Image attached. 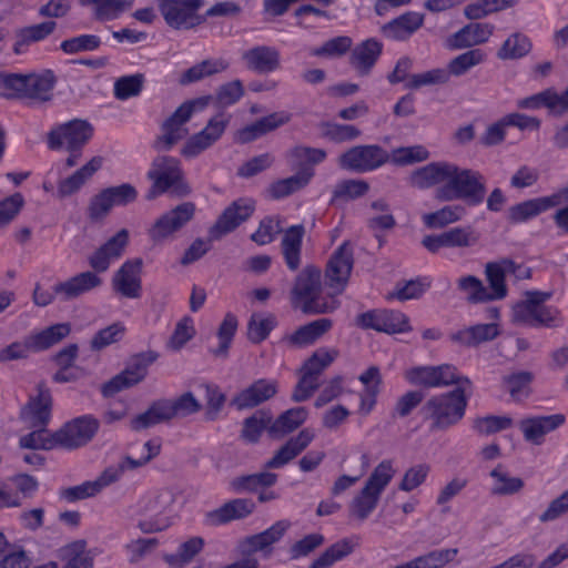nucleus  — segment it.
Returning <instances> with one entry per match:
<instances>
[{
	"instance_id": "20e7f679",
	"label": "nucleus",
	"mask_w": 568,
	"mask_h": 568,
	"mask_svg": "<svg viewBox=\"0 0 568 568\" xmlns=\"http://www.w3.org/2000/svg\"><path fill=\"white\" fill-rule=\"evenodd\" d=\"M173 503L174 496L166 489H153L143 494L132 507L140 530L152 534L169 528L171 519L168 514Z\"/></svg>"
},
{
	"instance_id": "49530a36",
	"label": "nucleus",
	"mask_w": 568,
	"mask_h": 568,
	"mask_svg": "<svg viewBox=\"0 0 568 568\" xmlns=\"http://www.w3.org/2000/svg\"><path fill=\"white\" fill-rule=\"evenodd\" d=\"M54 87V75L48 71L42 74H28L23 98L45 101Z\"/></svg>"
},
{
	"instance_id": "393cba45",
	"label": "nucleus",
	"mask_w": 568,
	"mask_h": 568,
	"mask_svg": "<svg viewBox=\"0 0 568 568\" xmlns=\"http://www.w3.org/2000/svg\"><path fill=\"white\" fill-rule=\"evenodd\" d=\"M245 68L252 72L267 74L281 65L280 51L274 47L256 45L242 53Z\"/></svg>"
},
{
	"instance_id": "4be33fe9",
	"label": "nucleus",
	"mask_w": 568,
	"mask_h": 568,
	"mask_svg": "<svg viewBox=\"0 0 568 568\" xmlns=\"http://www.w3.org/2000/svg\"><path fill=\"white\" fill-rule=\"evenodd\" d=\"M278 392V382L274 378H258L239 392L231 400L236 409L256 407L272 399Z\"/></svg>"
},
{
	"instance_id": "4c0bfd02",
	"label": "nucleus",
	"mask_w": 568,
	"mask_h": 568,
	"mask_svg": "<svg viewBox=\"0 0 568 568\" xmlns=\"http://www.w3.org/2000/svg\"><path fill=\"white\" fill-rule=\"evenodd\" d=\"M287 121L288 116L284 113L270 114L242 129L237 134V139L242 143L250 142L270 131L275 130Z\"/></svg>"
},
{
	"instance_id": "1a4fd4ad",
	"label": "nucleus",
	"mask_w": 568,
	"mask_h": 568,
	"mask_svg": "<svg viewBox=\"0 0 568 568\" xmlns=\"http://www.w3.org/2000/svg\"><path fill=\"white\" fill-rule=\"evenodd\" d=\"M211 97H201L181 104L163 123L162 134L155 140L154 149L169 151L189 134L185 124L195 111H201L210 104Z\"/></svg>"
},
{
	"instance_id": "6ab92c4d",
	"label": "nucleus",
	"mask_w": 568,
	"mask_h": 568,
	"mask_svg": "<svg viewBox=\"0 0 568 568\" xmlns=\"http://www.w3.org/2000/svg\"><path fill=\"white\" fill-rule=\"evenodd\" d=\"M95 271H84L78 273L65 281L58 282L53 285L54 294L61 302H69L79 298L103 284V278Z\"/></svg>"
},
{
	"instance_id": "4d7b16f0",
	"label": "nucleus",
	"mask_w": 568,
	"mask_h": 568,
	"mask_svg": "<svg viewBox=\"0 0 568 568\" xmlns=\"http://www.w3.org/2000/svg\"><path fill=\"white\" fill-rule=\"evenodd\" d=\"M320 129L322 136L334 143L354 141L362 134L355 125L335 122H322Z\"/></svg>"
},
{
	"instance_id": "c9c22d12",
	"label": "nucleus",
	"mask_w": 568,
	"mask_h": 568,
	"mask_svg": "<svg viewBox=\"0 0 568 568\" xmlns=\"http://www.w3.org/2000/svg\"><path fill=\"white\" fill-rule=\"evenodd\" d=\"M308 417L304 407H294L282 413L268 427L270 436L282 438L297 429Z\"/></svg>"
},
{
	"instance_id": "2eb2a0df",
	"label": "nucleus",
	"mask_w": 568,
	"mask_h": 568,
	"mask_svg": "<svg viewBox=\"0 0 568 568\" xmlns=\"http://www.w3.org/2000/svg\"><path fill=\"white\" fill-rule=\"evenodd\" d=\"M100 423L97 418L84 415L67 423L54 433L58 446L73 449L88 444L98 432Z\"/></svg>"
},
{
	"instance_id": "b1692460",
	"label": "nucleus",
	"mask_w": 568,
	"mask_h": 568,
	"mask_svg": "<svg viewBox=\"0 0 568 568\" xmlns=\"http://www.w3.org/2000/svg\"><path fill=\"white\" fill-rule=\"evenodd\" d=\"M38 390V396L32 397L20 413V418L28 428L45 427L51 418V394L42 385Z\"/></svg>"
},
{
	"instance_id": "a211bd4d",
	"label": "nucleus",
	"mask_w": 568,
	"mask_h": 568,
	"mask_svg": "<svg viewBox=\"0 0 568 568\" xmlns=\"http://www.w3.org/2000/svg\"><path fill=\"white\" fill-rule=\"evenodd\" d=\"M353 264V248L347 242H344L333 253L325 270L326 285L333 291L334 296L344 291Z\"/></svg>"
},
{
	"instance_id": "6e6d98bb",
	"label": "nucleus",
	"mask_w": 568,
	"mask_h": 568,
	"mask_svg": "<svg viewBox=\"0 0 568 568\" xmlns=\"http://www.w3.org/2000/svg\"><path fill=\"white\" fill-rule=\"evenodd\" d=\"M381 496L363 487L348 506L349 514L365 520L377 507Z\"/></svg>"
},
{
	"instance_id": "412c9836",
	"label": "nucleus",
	"mask_w": 568,
	"mask_h": 568,
	"mask_svg": "<svg viewBox=\"0 0 568 568\" xmlns=\"http://www.w3.org/2000/svg\"><path fill=\"white\" fill-rule=\"evenodd\" d=\"M566 422L564 414L527 416L518 423L524 439L536 446L545 443V437Z\"/></svg>"
},
{
	"instance_id": "423d86ee",
	"label": "nucleus",
	"mask_w": 568,
	"mask_h": 568,
	"mask_svg": "<svg viewBox=\"0 0 568 568\" xmlns=\"http://www.w3.org/2000/svg\"><path fill=\"white\" fill-rule=\"evenodd\" d=\"M148 179L152 181L146 199L153 200L158 195L171 192L178 196L190 193V187L184 181L181 162L169 155L156 156L148 171Z\"/></svg>"
},
{
	"instance_id": "473e14b6",
	"label": "nucleus",
	"mask_w": 568,
	"mask_h": 568,
	"mask_svg": "<svg viewBox=\"0 0 568 568\" xmlns=\"http://www.w3.org/2000/svg\"><path fill=\"white\" fill-rule=\"evenodd\" d=\"M305 234L303 225H293L284 231L281 252L283 254L286 266L291 271H295L301 265L302 260V242Z\"/></svg>"
},
{
	"instance_id": "7ed1b4c3",
	"label": "nucleus",
	"mask_w": 568,
	"mask_h": 568,
	"mask_svg": "<svg viewBox=\"0 0 568 568\" xmlns=\"http://www.w3.org/2000/svg\"><path fill=\"white\" fill-rule=\"evenodd\" d=\"M254 211L253 201L240 199L227 206L216 223L210 229V240H195L185 251L181 264L189 265L201 258L211 248V241L220 240L222 236L234 231L240 224L246 221Z\"/></svg>"
},
{
	"instance_id": "f704fd0d",
	"label": "nucleus",
	"mask_w": 568,
	"mask_h": 568,
	"mask_svg": "<svg viewBox=\"0 0 568 568\" xmlns=\"http://www.w3.org/2000/svg\"><path fill=\"white\" fill-rule=\"evenodd\" d=\"M102 166V158L94 156L72 175L61 180L58 185V196L67 197L78 192L87 181Z\"/></svg>"
},
{
	"instance_id": "0eeeda50",
	"label": "nucleus",
	"mask_w": 568,
	"mask_h": 568,
	"mask_svg": "<svg viewBox=\"0 0 568 568\" xmlns=\"http://www.w3.org/2000/svg\"><path fill=\"white\" fill-rule=\"evenodd\" d=\"M466 405L465 388L460 387L432 397L420 413L425 419L432 420V429H446L463 418Z\"/></svg>"
},
{
	"instance_id": "3c124183",
	"label": "nucleus",
	"mask_w": 568,
	"mask_h": 568,
	"mask_svg": "<svg viewBox=\"0 0 568 568\" xmlns=\"http://www.w3.org/2000/svg\"><path fill=\"white\" fill-rule=\"evenodd\" d=\"M529 38L523 33L516 32L509 36L497 52L501 60H515L527 55L531 50Z\"/></svg>"
},
{
	"instance_id": "5fc2aeb1",
	"label": "nucleus",
	"mask_w": 568,
	"mask_h": 568,
	"mask_svg": "<svg viewBox=\"0 0 568 568\" xmlns=\"http://www.w3.org/2000/svg\"><path fill=\"white\" fill-rule=\"evenodd\" d=\"M355 545L349 539H342L329 546L316 560L312 562L310 568H329L336 561L351 555Z\"/></svg>"
},
{
	"instance_id": "f8f14e48",
	"label": "nucleus",
	"mask_w": 568,
	"mask_h": 568,
	"mask_svg": "<svg viewBox=\"0 0 568 568\" xmlns=\"http://www.w3.org/2000/svg\"><path fill=\"white\" fill-rule=\"evenodd\" d=\"M156 358L158 354L153 351L140 353L132 357L124 371L102 385L101 392L103 396L111 397L142 382L148 374L149 366L154 363Z\"/></svg>"
},
{
	"instance_id": "de8ad7c7",
	"label": "nucleus",
	"mask_w": 568,
	"mask_h": 568,
	"mask_svg": "<svg viewBox=\"0 0 568 568\" xmlns=\"http://www.w3.org/2000/svg\"><path fill=\"white\" fill-rule=\"evenodd\" d=\"M457 555V548L435 549L407 562L409 568H444Z\"/></svg>"
},
{
	"instance_id": "37998d69",
	"label": "nucleus",
	"mask_w": 568,
	"mask_h": 568,
	"mask_svg": "<svg viewBox=\"0 0 568 568\" xmlns=\"http://www.w3.org/2000/svg\"><path fill=\"white\" fill-rule=\"evenodd\" d=\"M229 62L224 59H207L187 69L182 78L181 83L187 84L200 81L206 77L221 73L229 68Z\"/></svg>"
},
{
	"instance_id": "864d4df0",
	"label": "nucleus",
	"mask_w": 568,
	"mask_h": 568,
	"mask_svg": "<svg viewBox=\"0 0 568 568\" xmlns=\"http://www.w3.org/2000/svg\"><path fill=\"white\" fill-rule=\"evenodd\" d=\"M60 558L65 562L63 568H91L92 558L85 551V542L74 541L59 550Z\"/></svg>"
},
{
	"instance_id": "0e129e2a",
	"label": "nucleus",
	"mask_w": 568,
	"mask_h": 568,
	"mask_svg": "<svg viewBox=\"0 0 568 568\" xmlns=\"http://www.w3.org/2000/svg\"><path fill=\"white\" fill-rule=\"evenodd\" d=\"M276 320L273 315L253 314L247 326L248 339L253 343L264 341L275 327Z\"/></svg>"
},
{
	"instance_id": "f257e3e1",
	"label": "nucleus",
	"mask_w": 568,
	"mask_h": 568,
	"mask_svg": "<svg viewBox=\"0 0 568 568\" xmlns=\"http://www.w3.org/2000/svg\"><path fill=\"white\" fill-rule=\"evenodd\" d=\"M409 182L418 189L437 185L435 197L442 202L457 200L475 206L485 200L486 179L475 170L463 169L450 162H433L415 170Z\"/></svg>"
},
{
	"instance_id": "72a5a7b5",
	"label": "nucleus",
	"mask_w": 568,
	"mask_h": 568,
	"mask_svg": "<svg viewBox=\"0 0 568 568\" xmlns=\"http://www.w3.org/2000/svg\"><path fill=\"white\" fill-rule=\"evenodd\" d=\"M383 50V44L375 39H367L357 44L351 54V64L362 75L369 73Z\"/></svg>"
},
{
	"instance_id": "cd10ccee",
	"label": "nucleus",
	"mask_w": 568,
	"mask_h": 568,
	"mask_svg": "<svg viewBox=\"0 0 568 568\" xmlns=\"http://www.w3.org/2000/svg\"><path fill=\"white\" fill-rule=\"evenodd\" d=\"M315 432L311 428L302 429L296 436L290 438L274 456L265 463V468L277 469L284 467L297 457L314 440Z\"/></svg>"
},
{
	"instance_id": "dca6fc26",
	"label": "nucleus",
	"mask_w": 568,
	"mask_h": 568,
	"mask_svg": "<svg viewBox=\"0 0 568 568\" xmlns=\"http://www.w3.org/2000/svg\"><path fill=\"white\" fill-rule=\"evenodd\" d=\"M195 205L184 202L171 211L162 214L149 230V236L153 242H163L184 227L194 216Z\"/></svg>"
},
{
	"instance_id": "a18cd8bd",
	"label": "nucleus",
	"mask_w": 568,
	"mask_h": 568,
	"mask_svg": "<svg viewBox=\"0 0 568 568\" xmlns=\"http://www.w3.org/2000/svg\"><path fill=\"white\" fill-rule=\"evenodd\" d=\"M169 420L186 417L201 410L202 405L191 392H186L175 399H162Z\"/></svg>"
},
{
	"instance_id": "ea45409f",
	"label": "nucleus",
	"mask_w": 568,
	"mask_h": 568,
	"mask_svg": "<svg viewBox=\"0 0 568 568\" xmlns=\"http://www.w3.org/2000/svg\"><path fill=\"white\" fill-rule=\"evenodd\" d=\"M314 171L310 168L302 169L295 175L278 180L270 186V194L273 199H282L305 187L312 178Z\"/></svg>"
},
{
	"instance_id": "a19ab883",
	"label": "nucleus",
	"mask_w": 568,
	"mask_h": 568,
	"mask_svg": "<svg viewBox=\"0 0 568 568\" xmlns=\"http://www.w3.org/2000/svg\"><path fill=\"white\" fill-rule=\"evenodd\" d=\"M71 332L68 323L54 324L37 334L29 336V345L32 351H43L59 343Z\"/></svg>"
},
{
	"instance_id": "c85d7f7f",
	"label": "nucleus",
	"mask_w": 568,
	"mask_h": 568,
	"mask_svg": "<svg viewBox=\"0 0 568 568\" xmlns=\"http://www.w3.org/2000/svg\"><path fill=\"white\" fill-rule=\"evenodd\" d=\"M255 504L252 499L236 498L206 514V523L211 526H220L232 520L247 517L253 513Z\"/></svg>"
},
{
	"instance_id": "e2e57ef3",
	"label": "nucleus",
	"mask_w": 568,
	"mask_h": 568,
	"mask_svg": "<svg viewBox=\"0 0 568 568\" xmlns=\"http://www.w3.org/2000/svg\"><path fill=\"white\" fill-rule=\"evenodd\" d=\"M546 212L541 197L526 200L509 209V220L513 223H524Z\"/></svg>"
},
{
	"instance_id": "69168bd1",
	"label": "nucleus",
	"mask_w": 568,
	"mask_h": 568,
	"mask_svg": "<svg viewBox=\"0 0 568 568\" xmlns=\"http://www.w3.org/2000/svg\"><path fill=\"white\" fill-rule=\"evenodd\" d=\"M33 429V432L20 438V447L45 450L58 447V443L54 440V433L49 434L45 427H38Z\"/></svg>"
},
{
	"instance_id": "f3484780",
	"label": "nucleus",
	"mask_w": 568,
	"mask_h": 568,
	"mask_svg": "<svg viewBox=\"0 0 568 568\" xmlns=\"http://www.w3.org/2000/svg\"><path fill=\"white\" fill-rule=\"evenodd\" d=\"M141 258L126 260L112 275L111 287L114 294L129 300L142 296Z\"/></svg>"
},
{
	"instance_id": "4468645a",
	"label": "nucleus",
	"mask_w": 568,
	"mask_h": 568,
	"mask_svg": "<svg viewBox=\"0 0 568 568\" xmlns=\"http://www.w3.org/2000/svg\"><path fill=\"white\" fill-rule=\"evenodd\" d=\"M161 444L151 439L143 444L142 452L138 457L126 456L118 465L108 467L97 479L94 484L99 493L113 483H116L126 469H135L146 465L150 460L160 454Z\"/></svg>"
},
{
	"instance_id": "8fccbe9b",
	"label": "nucleus",
	"mask_w": 568,
	"mask_h": 568,
	"mask_svg": "<svg viewBox=\"0 0 568 568\" xmlns=\"http://www.w3.org/2000/svg\"><path fill=\"white\" fill-rule=\"evenodd\" d=\"M486 59V54L480 49H470L454 59L447 64L446 72L449 75L462 77L466 74L470 69L483 63Z\"/></svg>"
},
{
	"instance_id": "7c9ffc66",
	"label": "nucleus",
	"mask_w": 568,
	"mask_h": 568,
	"mask_svg": "<svg viewBox=\"0 0 568 568\" xmlns=\"http://www.w3.org/2000/svg\"><path fill=\"white\" fill-rule=\"evenodd\" d=\"M499 335V327L495 323L477 324L450 333L453 344L463 347H476L481 343L493 341Z\"/></svg>"
},
{
	"instance_id": "9d476101",
	"label": "nucleus",
	"mask_w": 568,
	"mask_h": 568,
	"mask_svg": "<svg viewBox=\"0 0 568 568\" xmlns=\"http://www.w3.org/2000/svg\"><path fill=\"white\" fill-rule=\"evenodd\" d=\"M387 162H389V153L378 144L352 146L337 159L341 169L355 173L373 172Z\"/></svg>"
},
{
	"instance_id": "bb28decb",
	"label": "nucleus",
	"mask_w": 568,
	"mask_h": 568,
	"mask_svg": "<svg viewBox=\"0 0 568 568\" xmlns=\"http://www.w3.org/2000/svg\"><path fill=\"white\" fill-rule=\"evenodd\" d=\"M290 527V520H278L264 531L243 539L240 544V550L243 555L248 556L257 551H268L275 542L282 539Z\"/></svg>"
},
{
	"instance_id": "680f3d73",
	"label": "nucleus",
	"mask_w": 568,
	"mask_h": 568,
	"mask_svg": "<svg viewBox=\"0 0 568 568\" xmlns=\"http://www.w3.org/2000/svg\"><path fill=\"white\" fill-rule=\"evenodd\" d=\"M338 352L334 348H318L304 363L301 369L320 379L322 373L335 361Z\"/></svg>"
},
{
	"instance_id": "a878e982",
	"label": "nucleus",
	"mask_w": 568,
	"mask_h": 568,
	"mask_svg": "<svg viewBox=\"0 0 568 568\" xmlns=\"http://www.w3.org/2000/svg\"><path fill=\"white\" fill-rule=\"evenodd\" d=\"M490 23H469L449 36L446 39V48L449 50H462L483 44L488 41L494 32Z\"/></svg>"
},
{
	"instance_id": "79ce46f5",
	"label": "nucleus",
	"mask_w": 568,
	"mask_h": 568,
	"mask_svg": "<svg viewBox=\"0 0 568 568\" xmlns=\"http://www.w3.org/2000/svg\"><path fill=\"white\" fill-rule=\"evenodd\" d=\"M466 215V207L462 204L446 205L435 212L422 216L428 229H442L448 224L460 221Z\"/></svg>"
},
{
	"instance_id": "c03bdc74",
	"label": "nucleus",
	"mask_w": 568,
	"mask_h": 568,
	"mask_svg": "<svg viewBox=\"0 0 568 568\" xmlns=\"http://www.w3.org/2000/svg\"><path fill=\"white\" fill-rule=\"evenodd\" d=\"M277 480V475L268 471H262L251 475H244L231 480L230 487L234 493L256 491L260 487H271Z\"/></svg>"
},
{
	"instance_id": "6e6552de",
	"label": "nucleus",
	"mask_w": 568,
	"mask_h": 568,
	"mask_svg": "<svg viewBox=\"0 0 568 568\" xmlns=\"http://www.w3.org/2000/svg\"><path fill=\"white\" fill-rule=\"evenodd\" d=\"M93 135V128L83 120H72L51 130L48 138L49 148L52 150H65L70 153L65 160L67 168L78 164L81 149Z\"/></svg>"
},
{
	"instance_id": "603ef678",
	"label": "nucleus",
	"mask_w": 568,
	"mask_h": 568,
	"mask_svg": "<svg viewBox=\"0 0 568 568\" xmlns=\"http://www.w3.org/2000/svg\"><path fill=\"white\" fill-rule=\"evenodd\" d=\"M169 422V417L163 404V400H156L142 414H139L130 422V427L133 430L140 432L154 425Z\"/></svg>"
},
{
	"instance_id": "ddd939ff",
	"label": "nucleus",
	"mask_w": 568,
	"mask_h": 568,
	"mask_svg": "<svg viewBox=\"0 0 568 568\" xmlns=\"http://www.w3.org/2000/svg\"><path fill=\"white\" fill-rule=\"evenodd\" d=\"M231 120V115L220 112L212 116L205 128L193 134L183 145L181 154L194 159L221 139Z\"/></svg>"
},
{
	"instance_id": "09e8293b",
	"label": "nucleus",
	"mask_w": 568,
	"mask_h": 568,
	"mask_svg": "<svg viewBox=\"0 0 568 568\" xmlns=\"http://www.w3.org/2000/svg\"><path fill=\"white\" fill-rule=\"evenodd\" d=\"M272 424V415L265 410H257L243 422L241 437L247 443H257L262 433Z\"/></svg>"
},
{
	"instance_id": "58836bf2",
	"label": "nucleus",
	"mask_w": 568,
	"mask_h": 568,
	"mask_svg": "<svg viewBox=\"0 0 568 568\" xmlns=\"http://www.w3.org/2000/svg\"><path fill=\"white\" fill-rule=\"evenodd\" d=\"M490 477L493 485L490 488L491 495L495 496H510L520 493L525 483L520 477L511 476L503 465H497L491 471Z\"/></svg>"
},
{
	"instance_id": "774afa93",
	"label": "nucleus",
	"mask_w": 568,
	"mask_h": 568,
	"mask_svg": "<svg viewBox=\"0 0 568 568\" xmlns=\"http://www.w3.org/2000/svg\"><path fill=\"white\" fill-rule=\"evenodd\" d=\"M369 190V184L364 180H344L336 184L333 195L338 200H356L364 196Z\"/></svg>"
},
{
	"instance_id": "bf43d9fd",
	"label": "nucleus",
	"mask_w": 568,
	"mask_h": 568,
	"mask_svg": "<svg viewBox=\"0 0 568 568\" xmlns=\"http://www.w3.org/2000/svg\"><path fill=\"white\" fill-rule=\"evenodd\" d=\"M244 95V87L241 80H233L222 84L211 97L210 103L213 102L216 108H229L239 102Z\"/></svg>"
},
{
	"instance_id": "5701e85b",
	"label": "nucleus",
	"mask_w": 568,
	"mask_h": 568,
	"mask_svg": "<svg viewBox=\"0 0 568 568\" xmlns=\"http://www.w3.org/2000/svg\"><path fill=\"white\" fill-rule=\"evenodd\" d=\"M128 243L129 232L122 229L89 256V265L97 273L106 272L111 263L122 256Z\"/></svg>"
},
{
	"instance_id": "e433bc0d",
	"label": "nucleus",
	"mask_w": 568,
	"mask_h": 568,
	"mask_svg": "<svg viewBox=\"0 0 568 568\" xmlns=\"http://www.w3.org/2000/svg\"><path fill=\"white\" fill-rule=\"evenodd\" d=\"M80 3L93 7V14L97 20L111 21L130 10L134 0H80Z\"/></svg>"
},
{
	"instance_id": "2f4dec72",
	"label": "nucleus",
	"mask_w": 568,
	"mask_h": 568,
	"mask_svg": "<svg viewBox=\"0 0 568 568\" xmlns=\"http://www.w3.org/2000/svg\"><path fill=\"white\" fill-rule=\"evenodd\" d=\"M424 20L423 13L408 11L384 24L382 33L392 40H406L423 27Z\"/></svg>"
},
{
	"instance_id": "13d9d810",
	"label": "nucleus",
	"mask_w": 568,
	"mask_h": 568,
	"mask_svg": "<svg viewBox=\"0 0 568 568\" xmlns=\"http://www.w3.org/2000/svg\"><path fill=\"white\" fill-rule=\"evenodd\" d=\"M395 473L396 470L393 466V462L385 459L374 468L364 487L381 496L384 489L392 481Z\"/></svg>"
},
{
	"instance_id": "c756f323",
	"label": "nucleus",
	"mask_w": 568,
	"mask_h": 568,
	"mask_svg": "<svg viewBox=\"0 0 568 568\" xmlns=\"http://www.w3.org/2000/svg\"><path fill=\"white\" fill-rule=\"evenodd\" d=\"M332 327V321L328 318H318L306 325L298 327L292 334H287L282 342L290 348H304L314 344Z\"/></svg>"
},
{
	"instance_id": "9b49d317",
	"label": "nucleus",
	"mask_w": 568,
	"mask_h": 568,
	"mask_svg": "<svg viewBox=\"0 0 568 568\" xmlns=\"http://www.w3.org/2000/svg\"><path fill=\"white\" fill-rule=\"evenodd\" d=\"M204 0H160V11L165 22L174 29H192L205 22L200 13Z\"/></svg>"
},
{
	"instance_id": "052dcab7",
	"label": "nucleus",
	"mask_w": 568,
	"mask_h": 568,
	"mask_svg": "<svg viewBox=\"0 0 568 568\" xmlns=\"http://www.w3.org/2000/svg\"><path fill=\"white\" fill-rule=\"evenodd\" d=\"M508 274L505 265V261L501 263H488L486 265V276L489 283L491 293H489L490 300H499L506 296L507 288L505 285V276Z\"/></svg>"
},
{
	"instance_id": "338daca9",
	"label": "nucleus",
	"mask_w": 568,
	"mask_h": 568,
	"mask_svg": "<svg viewBox=\"0 0 568 568\" xmlns=\"http://www.w3.org/2000/svg\"><path fill=\"white\" fill-rule=\"evenodd\" d=\"M287 156L294 166H301L305 163L320 164L325 161L327 154L323 149L298 145L293 148Z\"/></svg>"
},
{
	"instance_id": "39448f33",
	"label": "nucleus",
	"mask_w": 568,
	"mask_h": 568,
	"mask_svg": "<svg viewBox=\"0 0 568 568\" xmlns=\"http://www.w3.org/2000/svg\"><path fill=\"white\" fill-rule=\"evenodd\" d=\"M552 296L551 292L529 291L525 298L513 308V322L532 327H556L561 324L560 312L546 305Z\"/></svg>"
},
{
	"instance_id": "aec40b11",
	"label": "nucleus",
	"mask_w": 568,
	"mask_h": 568,
	"mask_svg": "<svg viewBox=\"0 0 568 568\" xmlns=\"http://www.w3.org/2000/svg\"><path fill=\"white\" fill-rule=\"evenodd\" d=\"M357 322L363 328H372L387 334L404 333L410 329L408 317L398 311H368L361 314Z\"/></svg>"
},
{
	"instance_id": "f03ea898",
	"label": "nucleus",
	"mask_w": 568,
	"mask_h": 568,
	"mask_svg": "<svg viewBox=\"0 0 568 568\" xmlns=\"http://www.w3.org/2000/svg\"><path fill=\"white\" fill-rule=\"evenodd\" d=\"M292 305L304 314H325L335 311L339 303L333 294H322L321 270L310 265L295 280Z\"/></svg>"
}]
</instances>
